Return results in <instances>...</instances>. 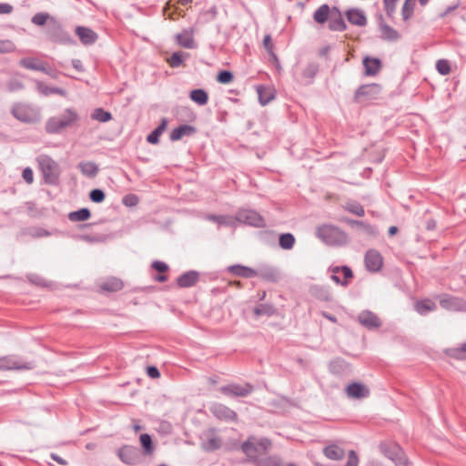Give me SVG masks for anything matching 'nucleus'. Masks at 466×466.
Segmentation results:
<instances>
[{
  "mask_svg": "<svg viewBox=\"0 0 466 466\" xmlns=\"http://www.w3.org/2000/svg\"><path fill=\"white\" fill-rule=\"evenodd\" d=\"M152 268L158 272H166L168 269V266L165 262L158 260L152 263Z\"/></svg>",
  "mask_w": 466,
  "mask_h": 466,
  "instance_id": "59",
  "label": "nucleus"
},
{
  "mask_svg": "<svg viewBox=\"0 0 466 466\" xmlns=\"http://www.w3.org/2000/svg\"><path fill=\"white\" fill-rule=\"evenodd\" d=\"M446 353L456 360H466V343H463L461 347L449 349Z\"/></svg>",
  "mask_w": 466,
  "mask_h": 466,
  "instance_id": "34",
  "label": "nucleus"
},
{
  "mask_svg": "<svg viewBox=\"0 0 466 466\" xmlns=\"http://www.w3.org/2000/svg\"><path fill=\"white\" fill-rule=\"evenodd\" d=\"M272 443L270 440L267 438L256 441L254 437H249L245 442H243L241 449L242 451L250 459H257L258 454L266 453L271 447Z\"/></svg>",
  "mask_w": 466,
  "mask_h": 466,
  "instance_id": "3",
  "label": "nucleus"
},
{
  "mask_svg": "<svg viewBox=\"0 0 466 466\" xmlns=\"http://www.w3.org/2000/svg\"><path fill=\"white\" fill-rule=\"evenodd\" d=\"M346 394L351 399H363L370 395V390L363 384L353 382L345 389Z\"/></svg>",
  "mask_w": 466,
  "mask_h": 466,
  "instance_id": "13",
  "label": "nucleus"
},
{
  "mask_svg": "<svg viewBox=\"0 0 466 466\" xmlns=\"http://www.w3.org/2000/svg\"><path fill=\"white\" fill-rule=\"evenodd\" d=\"M49 18V15L46 14V13H37L35 14L33 18H32V22L35 24V25H44L47 19Z\"/></svg>",
  "mask_w": 466,
  "mask_h": 466,
  "instance_id": "48",
  "label": "nucleus"
},
{
  "mask_svg": "<svg viewBox=\"0 0 466 466\" xmlns=\"http://www.w3.org/2000/svg\"><path fill=\"white\" fill-rule=\"evenodd\" d=\"M360 462L359 457L354 451H350L345 466H358Z\"/></svg>",
  "mask_w": 466,
  "mask_h": 466,
  "instance_id": "54",
  "label": "nucleus"
},
{
  "mask_svg": "<svg viewBox=\"0 0 466 466\" xmlns=\"http://www.w3.org/2000/svg\"><path fill=\"white\" fill-rule=\"evenodd\" d=\"M19 64L30 70L43 71L46 74L49 75L53 78H56L57 75L53 70L49 69L46 64L37 58L33 57H25L20 60Z\"/></svg>",
  "mask_w": 466,
  "mask_h": 466,
  "instance_id": "11",
  "label": "nucleus"
},
{
  "mask_svg": "<svg viewBox=\"0 0 466 466\" xmlns=\"http://www.w3.org/2000/svg\"><path fill=\"white\" fill-rule=\"evenodd\" d=\"M192 101L199 106H205L208 101V95L203 89H194L189 93Z\"/></svg>",
  "mask_w": 466,
  "mask_h": 466,
  "instance_id": "30",
  "label": "nucleus"
},
{
  "mask_svg": "<svg viewBox=\"0 0 466 466\" xmlns=\"http://www.w3.org/2000/svg\"><path fill=\"white\" fill-rule=\"evenodd\" d=\"M263 46L267 49L268 54H270L272 56L274 55V53H273L274 46H273V43H272L271 36L269 35H267L264 36Z\"/></svg>",
  "mask_w": 466,
  "mask_h": 466,
  "instance_id": "57",
  "label": "nucleus"
},
{
  "mask_svg": "<svg viewBox=\"0 0 466 466\" xmlns=\"http://www.w3.org/2000/svg\"><path fill=\"white\" fill-rule=\"evenodd\" d=\"M234 76L229 71H221L217 76V80L220 84H229L233 81Z\"/></svg>",
  "mask_w": 466,
  "mask_h": 466,
  "instance_id": "47",
  "label": "nucleus"
},
{
  "mask_svg": "<svg viewBox=\"0 0 466 466\" xmlns=\"http://www.w3.org/2000/svg\"><path fill=\"white\" fill-rule=\"evenodd\" d=\"M364 262L369 271L377 272L383 266V258L378 250L371 248L365 253Z\"/></svg>",
  "mask_w": 466,
  "mask_h": 466,
  "instance_id": "10",
  "label": "nucleus"
},
{
  "mask_svg": "<svg viewBox=\"0 0 466 466\" xmlns=\"http://www.w3.org/2000/svg\"><path fill=\"white\" fill-rule=\"evenodd\" d=\"M58 117L62 122H64L66 127L74 126L78 120L77 113L70 108L65 110L64 113Z\"/></svg>",
  "mask_w": 466,
  "mask_h": 466,
  "instance_id": "32",
  "label": "nucleus"
},
{
  "mask_svg": "<svg viewBox=\"0 0 466 466\" xmlns=\"http://www.w3.org/2000/svg\"><path fill=\"white\" fill-rule=\"evenodd\" d=\"M436 68L438 72L443 76L450 74L451 66L448 60L441 59L436 64Z\"/></svg>",
  "mask_w": 466,
  "mask_h": 466,
  "instance_id": "46",
  "label": "nucleus"
},
{
  "mask_svg": "<svg viewBox=\"0 0 466 466\" xmlns=\"http://www.w3.org/2000/svg\"><path fill=\"white\" fill-rule=\"evenodd\" d=\"M381 35L382 37L387 40H396L399 38L398 32L389 25L381 26Z\"/></svg>",
  "mask_w": 466,
  "mask_h": 466,
  "instance_id": "41",
  "label": "nucleus"
},
{
  "mask_svg": "<svg viewBox=\"0 0 466 466\" xmlns=\"http://www.w3.org/2000/svg\"><path fill=\"white\" fill-rule=\"evenodd\" d=\"M196 133V127L190 125H182L173 129L170 133V139L172 141H177L182 139L184 137H190Z\"/></svg>",
  "mask_w": 466,
  "mask_h": 466,
  "instance_id": "21",
  "label": "nucleus"
},
{
  "mask_svg": "<svg viewBox=\"0 0 466 466\" xmlns=\"http://www.w3.org/2000/svg\"><path fill=\"white\" fill-rule=\"evenodd\" d=\"M75 32L83 45L94 44L97 39V35L88 27L77 26Z\"/></svg>",
  "mask_w": 466,
  "mask_h": 466,
  "instance_id": "17",
  "label": "nucleus"
},
{
  "mask_svg": "<svg viewBox=\"0 0 466 466\" xmlns=\"http://www.w3.org/2000/svg\"><path fill=\"white\" fill-rule=\"evenodd\" d=\"M140 442L146 454L152 453L154 448L150 435L143 433L140 435Z\"/></svg>",
  "mask_w": 466,
  "mask_h": 466,
  "instance_id": "40",
  "label": "nucleus"
},
{
  "mask_svg": "<svg viewBox=\"0 0 466 466\" xmlns=\"http://www.w3.org/2000/svg\"><path fill=\"white\" fill-rule=\"evenodd\" d=\"M36 161L45 183L54 186L58 185L61 175L58 163L47 155L39 156Z\"/></svg>",
  "mask_w": 466,
  "mask_h": 466,
  "instance_id": "1",
  "label": "nucleus"
},
{
  "mask_svg": "<svg viewBox=\"0 0 466 466\" xmlns=\"http://www.w3.org/2000/svg\"><path fill=\"white\" fill-rule=\"evenodd\" d=\"M36 87H37V90L45 95V96H48L49 94H51V91L52 88L51 87H48L46 85H45L43 82H36Z\"/></svg>",
  "mask_w": 466,
  "mask_h": 466,
  "instance_id": "60",
  "label": "nucleus"
},
{
  "mask_svg": "<svg viewBox=\"0 0 466 466\" xmlns=\"http://www.w3.org/2000/svg\"><path fill=\"white\" fill-rule=\"evenodd\" d=\"M15 46L13 41L9 39H0V53H11L15 51Z\"/></svg>",
  "mask_w": 466,
  "mask_h": 466,
  "instance_id": "45",
  "label": "nucleus"
},
{
  "mask_svg": "<svg viewBox=\"0 0 466 466\" xmlns=\"http://www.w3.org/2000/svg\"><path fill=\"white\" fill-rule=\"evenodd\" d=\"M348 21L357 26H364L367 25V17L364 12L359 8H351L345 12Z\"/></svg>",
  "mask_w": 466,
  "mask_h": 466,
  "instance_id": "14",
  "label": "nucleus"
},
{
  "mask_svg": "<svg viewBox=\"0 0 466 466\" xmlns=\"http://www.w3.org/2000/svg\"><path fill=\"white\" fill-rule=\"evenodd\" d=\"M347 210L358 217H362L365 214V211L363 209L362 206H347Z\"/></svg>",
  "mask_w": 466,
  "mask_h": 466,
  "instance_id": "56",
  "label": "nucleus"
},
{
  "mask_svg": "<svg viewBox=\"0 0 466 466\" xmlns=\"http://www.w3.org/2000/svg\"><path fill=\"white\" fill-rule=\"evenodd\" d=\"M229 271L234 275L244 277V278H252L258 275L256 270L253 268L241 266V265H234L229 267Z\"/></svg>",
  "mask_w": 466,
  "mask_h": 466,
  "instance_id": "29",
  "label": "nucleus"
},
{
  "mask_svg": "<svg viewBox=\"0 0 466 466\" xmlns=\"http://www.w3.org/2000/svg\"><path fill=\"white\" fill-rule=\"evenodd\" d=\"M379 86L377 85H370V86H363L359 88L357 92V97H360V96L368 95L372 92H376Z\"/></svg>",
  "mask_w": 466,
  "mask_h": 466,
  "instance_id": "52",
  "label": "nucleus"
},
{
  "mask_svg": "<svg viewBox=\"0 0 466 466\" xmlns=\"http://www.w3.org/2000/svg\"><path fill=\"white\" fill-rule=\"evenodd\" d=\"M183 54L175 52L167 61L171 67H178L183 63Z\"/></svg>",
  "mask_w": 466,
  "mask_h": 466,
  "instance_id": "44",
  "label": "nucleus"
},
{
  "mask_svg": "<svg viewBox=\"0 0 466 466\" xmlns=\"http://www.w3.org/2000/svg\"><path fill=\"white\" fill-rule=\"evenodd\" d=\"M147 374L152 379H157L160 377L159 370L155 366H149L147 368Z\"/></svg>",
  "mask_w": 466,
  "mask_h": 466,
  "instance_id": "62",
  "label": "nucleus"
},
{
  "mask_svg": "<svg viewBox=\"0 0 466 466\" xmlns=\"http://www.w3.org/2000/svg\"><path fill=\"white\" fill-rule=\"evenodd\" d=\"M254 313L256 316H272L275 313V309L269 305H260L254 309Z\"/></svg>",
  "mask_w": 466,
  "mask_h": 466,
  "instance_id": "43",
  "label": "nucleus"
},
{
  "mask_svg": "<svg viewBox=\"0 0 466 466\" xmlns=\"http://www.w3.org/2000/svg\"><path fill=\"white\" fill-rule=\"evenodd\" d=\"M13 6L6 3H1L0 4V15H7L12 13Z\"/></svg>",
  "mask_w": 466,
  "mask_h": 466,
  "instance_id": "64",
  "label": "nucleus"
},
{
  "mask_svg": "<svg viewBox=\"0 0 466 466\" xmlns=\"http://www.w3.org/2000/svg\"><path fill=\"white\" fill-rule=\"evenodd\" d=\"M79 167H80L82 172L84 174L87 175L88 177L96 176V174L98 171L97 166L93 162L84 163V164H81Z\"/></svg>",
  "mask_w": 466,
  "mask_h": 466,
  "instance_id": "42",
  "label": "nucleus"
},
{
  "mask_svg": "<svg viewBox=\"0 0 466 466\" xmlns=\"http://www.w3.org/2000/svg\"><path fill=\"white\" fill-rule=\"evenodd\" d=\"M398 0H383L384 9L387 15H391L396 9Z\"/></svg>",
  "mask_w": 466,
  "mask_h": 466,
  "instance_id": "53",
  "label": "nucleus"
},
{
  "mask_svg": "<svg viewBox=\"0 0 466 466\" xmlns=\"http://www.w3.org/2000/svg\"><path fill=\"white\" fill-rule=\"evenodd\" d=\"M138 202H139L138 197L136 195H133V194L127 195L123 198V204H125V205L137 204Z\"/></svg>",
  "mask_w": 466,
  "mask_h": 466,
  "instance_id": "63",
  "label": "nucleus"
},
{
  "mask_svg": "<svg viewBox=\"0 0 466 466\" xmlns=\"http://www.w3.org/2000/svg\"><path fill=\"white\" fill-rule=\"evenodd\" d=\"M92 118L97 120L99 122H107L112 118V116L109 112L105 111L102 108H96L91 115Z\"/></svg>",
  "mask_w": 466,
  "mask_h": 466,
  "instance_id": "39",
  "label": "nucleus"
},
{
  "mask_svg": "<svg viewBox=\"0 0 466 466\" xmlns=\"http://www.w3.org/2000/svg\"><path fill=\"white\" fill-rule=\"evenodd\" d=\"M440 304L444 309H452L456 306V301L453 298L445 297L441 299Z\"/></svg>",
  "mask_w": 466,
  "mask_h": 466,
  "instance_id": "55",
  "label": "nucleus"
},
{
  "mask_svg": "<svg viewBox=\"0 0 466 466\" xmlns=\"http://www.w3.org/2000/svg\"><path fill=\"white\" fill-rule=\"evenodd\" d=\"M341 271L344 276V281L341 282V284L346 285L348 283V279H351L353 277V274H352L351 269L347 266L342 267Z\"/></svg>",
  "mask_w": 466,
  "mask_h": 466,
  "instance_id": "61",
  "label": "nucleus"
},
{
  "mask_svg": "<svg viewBox=\"0 0 466 466\" xmlns=\"http://www.w3.org/2000/svg\"><path fill=\"white\" fill-rule=\"evenodd\" d=\"M33 361H25L15 355L0 357V370H29L34 369Z\"/></svg>",
  "mask_w": 466,
  "mask_h": 466,
  "instance_id": "4",
  "label": "nucleus"
},
{
  "mask_svg": "<svg viewBox=\"0 0 466 466\" xmlns=\"http://www.w3.org/2000/svg\"><path fill=\"white\" fill-rule=\"evenodd\" d=\"M167 120L163 119L161 124L152 133H150L147 136V142L150 144H157L159 141V137L161 136V134L165 131V129L167 127Z\"/></svg>",
  "mask_w": 466,
  "mask_h": 466,
  "instance_id": "33",
  "label": "nucleus"
},
{
  "mask_svg": "<svg viewBox=\"0 0 466 466\" xmlns=\"http://www.w3.org/2000/svg\"><path fill=\"white\" fill-rule=\"evenodd\" d=\"M331 14L332 10L328 5L324 4L314 12L313 18L318 24L323 25L328 20L329 21Z\"/></svg>",
  "mask_w": 466,
  "mask_h": 466,
  "instance_id": "27",
  "label": "nucleus"
},
{
  "mask_svg": "<svg viewBox=\"0 0 466 466\" xmlns=\"http://www.w3.org/2000/svg\"><path fill=\"white\" fill-rule=\"evenodd\" d=\"M117 454L120 460L127 464H135L138 459L137 449L131 446L122 447Z\"/></svg>",
  "mask_w": 466,
  "mask_h": 466,
  "instance_id": "15",
  "label": "nucleus"
},
{
  "mask_svg": "<svg viewBox=\"0 0 466 466\" xmlns=\"http://www.w3.org/2000/svg\"><path fill=\"white\" fill-rule=\"evenodd\" d=\"M436 309V304L430 299H423L415 304V309L420 315H426L428 312L435 310Z\"/></svg>",
  "mask_w": 466,
  "mask_h": 466,
  "instance_id": "31",
  "label": "nucleus"
},
{
  "mask_svg": "<svg viewBox=\"0 0 466 466\" xmlns=\"http://www.w3.org/2000/svg\"><path fill=\"white\" fill-rule=\"evenodd\" d=\"M339 220L348 223L351 228H356L365 235L376 236L378 234V230L375 227L364 221L350 219L348 218H340Z\"/></svg>",
  "mask_w": 466,
  "mask_h": 466,
  "instance_id": "12",
  "label": "nucleus"
},
{
  "mask_svg": "<svg viewBox=\"0 0 466 466\" xmlns=\"http://www.w3.org/2000/svg\"><path fill=\"white\" fill-rule=\"evenodd\" d=\"M258 100L261 105L265 106L275 98L276 91L274 87L269 86H258L257 87Z\"/></svg>",
  "mask_w": 466,
  "mask_h": 466,
  "instance_id": "22",
  "label": "nucleus"
},
{
  "mask_svg": "<svg viewBox=\"0 0 466 466\" xmlns=\"http://www.w3.org/2000/svg\"><path fill=\"white\" fill-rule=\"evenodd\" d=\"M90 217V211L86 208H81L77 211L71 212L68 218L71 221H84L88 219Z\"/></svg>",
  "mask_w": 466,
  "mask_h": 466,
  "instance_id": "37",
  "label": "nucleus"
},
{
  "mask_svg": "<svg viewBox=\"0 0 466 466\" xmlns=\"http://www.w3.org/2000/svg\"><path fill=\"white\" fill-rule=\"evenodd\" d=\"M323 454L329 460L340 461L345 456V451L338 444L331 443L323 449Z\"/></svg>",
  "mask_w": 466,
  "mask_h": 466,
  "instance_id": "20",
  "label": "nucleus"
},
{
  "mask_svg": "<svg viewBox=\"0 0 466 466\" xmlns=\"http://www.w3.org/2000/svg\"><path fill=\"white\" fill-rule=\"evenodd\" d=\"M382 453L391 460L397 466H407L408 461L402 449L395 443H384L380 445Z\"/></svg>",
  "mask_w": 466,
  "mask_h": 466,
  "instance_id": "6",
  "label": "nucleus"
},
{
  "mask_svg": "<svg viewBox=\"0 0 466 466\" xmlns=\"http://www.w3.org/2000/svg\"><path fill=\"white\" fill-rule=\"evenodd\" d=\"M295 243V238L292 234L285 233L279 237V246L284 249H290Z\"/></svg>",
  "mask_w": 466,
  "mask_h": 466,
  "instance_id": "38",
  "label": "nucleus"
},
{
  "mask_svg": "<svg viewBox=\"0 0 466 466\" xmlns=\"http://www.w3.org/2000/svg\"><path fill=\"white\" fill-rule=\"evenodd\" d=\"M7 86L9 91L14 92L22 89L24 87V85L20 79L12 78L9 80Z\"/></svg>",
  "mask_w": 466,
  "mask_h": 466,
  "instance_id": "51",
  "label": "nucleus"
},
{
  "mask_svg": "<svg viewBox=\"0 0 466 466\" xmlns=\"http://www.w3.org/2000/svg\"><path fill=\"white\" fill-rule=\"evenodd\" d=\"M318 236L322 241L330 246H343L349 242L348 235L332 225L319 227Z\"/></svg>",
  "mask_w": 466,
  "mask_h": 466,
  "instance_id": "2",
  "label": "nucleus"
},
{
  "mask_svg": "<svg viewBox=\"0 0 466 466\" xmlns=\"http://www.w3.org/2000/svg\"><path fill=\"white\" fill-rule=\"evenodd\" d=\"M363 66L365 68V74L367 76L377 75L381 68V62L378 58L365 57L363 59Z\"/></svg>",
  "mask_w": 466,
  "mask_h": 466,
  "instance_id": "23",
  "label": "nucleus"
},
{
  "mask_svg": "<svg viewBox=\"0 0 466 466\" xmlns=\"http://www.w3.org/2000/svg\"><path fill=\"white\" fill-rule=\"evenodd\" d=\"M176 38L178 45L185 48L195 47L193 31L191 29L184 30L183 32L177 34Z\"/></svg>",
  "mask_w": 466,
  "mask_h": 466,
  "instance_id": "25",
  "label": "nucleus"
},
{
  "mask_svg": "<svg viewBox=\"0 0 466 466\" xmlns=\"http://www.w3.org/2000/svg\"><path fill=\"white\" fill-rule=\"evenodd\" d=\"M237 219L244 224L253 226L256 228H263L265 227V220L258 212L250 209L241 210L238 216Z\"/></svg>",
  "mask_w": 466,
  "mask_h": 466,
  "instance_id": "9",
  "label": "nucleus"
},
{
  "mask_svg": "<svg viewBox=\"0 0 466 466\" xmlns=\"http://www.w3.org/2000/svg\"><path fill=\"white\" fill-rule=\"evenodd\" d=\"M416 0H405L401 8V15L403 20H409L414 12Z\"/></svg>",
  "mask_w": 466,
  "mask_h": 466,
  "instance_id": "35",
  "label": "nucleus"
},
{
  "mask_svg": "<svg viewBox=\"0 0 466 466\" xmlns=\"http://www.w3.org/2000/svg\"><path fill=\"white\" fill-rule=\"evenodd\" d=\"M13 116L25 123H35L40 119V114L28 105L16 104L12 109Z\"/></svg>",
  "mask_w": 466,
  "mask_h": 466,
  "instance_id": "5",
  "label": "nucleus"
},
{
  "mask_svg": "<svg viewBox=\"0 0 466 466\" xmlns=\"http://www.w3.org/2000/svg\"><path fill=\"white\" fill-rule=\"evenodd\" d=\"M22 176H23V178L25 180L26 183H28V184H32L33 183V181H34V173H33L32 168L25 167L23 170Z\"/></svg>",
  "mask_w": 466,
  "mask_h": 466,
  "instance_id": "58",
  "label": "nucleus"
},
{
  "mask_svg": "<svg viewBox=\"0 0 466 466\" xmlns=\"http://www.w3.org/2000/svg\"><path fill=\"white\" fill-rule=\"evenodd\" d=\"M89 198L93 202L100 203L105 199V194L101 189H94L90 192Z\"/></svg>",
  "mask_w": 466,
  "mask_h": 466,
  "instance_id": "50",
  "label": "nucleus"
},
{
  "mask_svg": "<svg viewBox=\"0 0 466 466\" xmlns=\"http://www.w3.org/2000/svg\"><path fill=\"white\" fill-rule=\"evenodd\" d=\"M67 128L58 116L51 117L46 124V130L49 134H57Z\"/></svg>",
  "mask_w": 466,
  "mask_h": 466,
  "instance_id": "28",
  "label": "nucleus"
},
{
  "mask_svg": "<svg viewBox=\"0 0 466 466\" xmlns=\"http://www.w3.org/2000/svg\"><path fill=\"white\" fill-rule=\"evenodd\" d=\"M257 466H281V459L278 456H268L259 460H256Z\"/></svg>",
  "mask_w": 466,
  "mask_h": 466,
  "instance_id": "36",
  "label": "nucleus"
},
{
  "mask_svg": "<svg viewBox=\"0 0 466 466\" xmlns=\"http://www.w3.org/2000/svg\"><path fill=\"white\" fill-rule=\"evenodd\" d=\"M317 71H318L317 66L310 64L304 69L302 74H303V76L309 81L315 76Z\"/></svg>",
  "mask_w": 466,
  "mask_h": 466,
  "instance_id": "49",
  "label": "nucleus"
},
{
  "mask_svg": "<svg viewBox=\"0 0 466 466\" xmlns=\"http://www.w3.org/2000/svg\"><path fill=\"white\" fill-rule=\"evenodd\" d=\"M254 388L249 383L245 384H228L222 386L219 390L228 397H246L253 391Z\"/></svg>",
  "mask_w": 466,
  "mask_h": 466,
  "instance_id": "7",
  "label": "nucleus"
},
{
  "mask_svg": "<svg viewBox=\"0 0 466 466\" xmlns=\"http://www.w3.org/2000/svg\"><path fill=\"white\" fill-rule=\"evenodd\" d=\"M358 319L362 326L368 329H376L380 326L379 318L369 310L362 311L359 315Z\"/></svg>",
  "mask_w": 466,
  "mask_h": 466,
  "instance_id": "16",
  "label": "nucleus"
},
{
  "mask_svg": "<svg viewBox=\"0 0 466 466\" xmlns=\"http://www.w3.org/2000/svg\"><path fill=\"white\" fill-rule=\"evenodd\" d=\"M209 410L212 413V415L216 417L218 420L224 421L238 420L237 413L222 403L215 402L211 404V406L209 407Z\"/></svg>",
  "mask_w": 466,
  "mask_h": 466,
  "instance_id": "8",
  "label": "nucleus"
},
{
  "mask_svg": "<svg viewBox=\"0 0 466 466\" xmlns=\"http://www.w3.org/2000/svg\"><path fill=\"white\" fill-rule=\"evenodd\" d=\"M124 283L120 279L111 277L99 284V289L102 291L116 292L123 289Z\"/></svg>",
  "mask_w": 466,
  "mask_h": 466,
  "instance_id": "19",
  "label": "nucleus"
},
{
  "mask_svg": "<svg viewBox=\"0 0 466 466\" xmlns=\"http://www.w3.org/2000/svg\"><path fill=\"white\" fill-rule=\"evenodd\" d=\"M198 279V273L197 271H187L181 275L177 282L181 288H188L194 286Z\"/></svg>",
  "mask_w": 466,
  "mask_h": 466,
  "instance_id": "24",
  "label": "nucleus"
},
{
  "mask_svg": "<svg viewBox=\"0 0 466 466\" xmlns=\"http://www.w3.org/2000/svg\"><path fill=\"white\" fill-rule=\"evenodd\" d=\"M222 445V440L214 432H211L202 442V448L207 451H213L219 449Z\"/></svg>",
  "mask_w": 466,
  "mask_h": 466,
  "instance_id": "26",
  "label": "nucleus"
},
{
  "mask_svg": "<svg viewBox=\"0 0 466 466\" xmlns=\"http://www.w3.org/2000/svg\"><path fill=\"white\" fill-rule=\"evenodd\" d=\"M329 27L332 31H345L347 29V25L344 22L340 12L337 8L332 9V14L330 15Z\"/></svg>",
  "mask_w": 466,
  "mask_h": 466,
  "instance_id": "18",
  "label": "nucleus"
}]
</instances>
